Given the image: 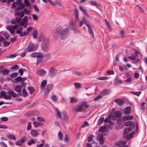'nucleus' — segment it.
<instances>
[{"instance_id": "nucleus-34", "label": "nucleus", "mask_w": 147, "mask_h": 147, "mask_svg": "<svg viewBox=\"0 0 147 147\" xmlns=\"http://www.w3.org/2000/svg\"><path fill=\"white\" fill-rule=\"evenodd\" d=\"M126 143V142L125 141H120L119 142L117 143H116V145L117 146H119L120 145H125Z\"/></svg>"}, {"instance_id": "nucleus-26", "label": "nucleus", "mask_w": 147, "mask_h": 147, "mask_svg": "<svg viewBox=\"0 0 147 147\" xmlns=\"http://www.w3.org/2000/svg\"><path fill=\"white\" fill-rule=\"evenodd\" d=\"M6 28L7 30H9L11 34H13L14 33V30L13 28L11 27L10 26H6Z\"/></svg>"}, {"instance_id": "nucleus-29", "label": "nucleus", "mask_w": 147, "mask_h": 147, "mask_svg": "<svg viewBox=\"0 0 147 147\" xmlns=\"http://www.w3.org/2000/svg\"><path fill=\"white\" fill-rule=\"evenodd\" d=\"M28 89L30 93V94H32L34 92L35 90L34 88L32 86L28 87Z\"/></svg>"}, {"instance_id": "nucleus-58", "label": "nucleus", "mask_w": 147, "mask_h": 147, "mask_svg": "<svg viewBox=\"0 0 147 147\" xmlns=\"http://www.w3.org/2000/svg\"><path fill=\"white\" fill-rule=\"evenodd\" d=\"M35 142V141L33 139H31L28 142V145H30Z\"/></svg>"}, {"instance_id": "nucleus-12", "label": "nucleus", "mask_w": 147, "mask_h": 147, "mask_svg": "<svg viewBox=\"0 0 147 147\" xmlns=\"http://www.w3.org/2000/svg\"><path fill=\"white\" fill-rule=\"evenodd\" d=\"M22 93L21 92L20 94H19V96H23L24 97H26L28 95V93L26 91V89L25 88H23L22 89Z\"/></svg>"}, {"instance_id": "nucleus-33", "label": "nucleus", "mask_w": 147, "mask_h": 147, "mask_svg": "<svg viewBox=\"0 0 147 147\" xmlns=\"http://www.w3.org/2000/svg\"><path fill=\"white\" fill-rule=\"evenodd\" d=\"M106 129V127L105 126H102L100 127L99 129V131L100 132H104Z\"/></svg>"}, {"instance_id": "nucleus-10", "label": "nucleus", "mask_w": 147, "mask_h": 147, "mask_svg": "<svg viewBox=\"0 0 147 147\" xmlns=\"http://www.w3.org/2000/svg\"><path fill=\"white\" fill-rule=\"evenodd\" d=\"M111 91L107 89H103L101 92V94L103 96L109 95L110 94Z\"/></svg>"}, {"instance_id": "nucleus-8", "label": "nucleus", "mask_w": 147, "mask_h": 147, "mask_svg": "<svg viewBox=\"0 0 147 147\" xmlns=\"http://www.w3.org/2000/svg\"><path fill=\"white\" fill-rule=\"evenodd\" d=\"M0 68L2 70V74L3 75H6L8 74L10 72L9 70H7L6 67H4L3 66H1Z\"/></svg>"}, {"instance_id": "nucleus-27", "label": "nucleus", "mask_w": 147, "mask_h": 147, "mask_svg": "<svg viewBox=\"0 0 147 147\" xmlns=\"http://www.w3.org/2000/svg\"><path fill=\"white\" fill-rule=\"evenodd\" d=\"M28 34L29 32H21L20 33V34L19 36L20 37L26 36L28 35Z\"/></svg>"}, {"instance_id": "nucleus-62", "label": "nucleus", "mask_w": 147, "mask_h": 147, "mask_svg": "<svg viewBox=\"0 0 147 147\" xmlns=\"http://www.w3.org/2000/svg\"><path fill=\"white\" fill-rule=\"evenodd\" d=\"M128 58L129 59L132 61L136 60V57L135 56H128Z\"/></svg>"}, {"instance_id": "nucleus-56", "label": "nucleus", "mask_w": 147, "mask_h": 147, "mask_svg": "<svg viewBox=\"0 0 147 147\" xmlns=\"http://www.w3.org/2000/svg\"><path fill=\"white\" fill-rule=\"evenodd\" d=\"M102 98V96L101 95H98L96 97L94 98V100L95 101H96Z\"/></svg>"}, {"instance_id": "nucleus-64", "label": "nucleus", "mask_w": 147, "mask_h": 147, "mask_svg": "<svg viewBox=\"0 0 147 147\" xmlns=\"http://www.w3.org/2000/svg\"><path fill=\"white\" fill-rule=\"evenodd\" d=\"M58 136L61 140L63 139V135L61 132H59L58 133Z\"/></svg>"}, {"instance_id": "nucleus-45", "label": "nucleus", "mask_w": 147, "mask_h": 147, "mask_svg": "<svg viewBox=\"0 0 147 147\" xmlns=\"http://www.w3.org/2000/svg\"><path fill=\"white\" fill-rule=\"evenodd\" d=\"M17 55L16 54H11L9 56H8L6 57L7 58H14L15 57L17 56Z\"/></svg>"}, {"instance_id": "nucleus-18", "label": "nucleus", "mask_w": 147, "mask_h": 147, "mask_svg": "<svg viewBox=\"0 0 147 147\" xmlns=\"http://www.w3.org/2000/svg\"><path fill=\"white\" fill-rule=\"evenodd\" d=\"M41 53H37L36 52H33L30 54V56L33 57L37 58L38 57H39Z\"/></svg>"}, {"instance_id": "nucleus-25", "label": "nucleus", "mask_w": 147, "mask_h": 147, "mask_svg": "<svg viewBox=\"0 0 147 147\" xmlns=\"http://www.w3.org/2000/svg\"><path fill=\"white\" fill-rule=\"evenodd\" d=\"M111 117V114L110 113V114L109 115V117H107L105 119H104V122L105 123H108L110 124H112L111 119H110Z\"/></svg>"}, {"instance_id": "nucleus-57", "label": "nucleus", "mask_w": 147, "mask_h": 147, "mask_svg": "<svg viewBox=\"0 0 147 147\" xmlns=\"http://www.w3.org/2000/svg\"><path fill=\"white\" fill-rule=\"evenodd\" d=\"M19 66L18 65H16L14 66H13L11 68V69H12L14 70H17L19 68Z\"/></svg>"}, {"instance_id": "nucleus-38", "label": "nucleus", "mask_w": 147, "mask_h": 147, "mask_svg": "<svg viewBox=\"0 0 147 147\" xmlns=\"http://www.w3.org/2000/svg\"><path fill=\"white\" fill-rule=\"evenodd\" d=\"M114 82L115 84H121L122 83V81L117 78L115 79Z\"/></svg>"}, {"instance_id": "nucleus-23", "label": "nucleus", "mask_w": 147, "mask_h": 147, "mask_svg": "<svg viewBox=\"0 0 147 147\" xmlns=\"http://www.w3.org/2000/svg\"><path fill=\"white\" fill-rule=\"evenodd\" d=\"M6 93L7 94L12 96L13 97H17V94L13 91L9 90Z\"/></svg>"}, {"instance_id": "nucleus-49", "label": "nucleus", "mask_w": 147, "mask_h": 147, "mask_svg": "<svg viewBox=\"0 0 147 147\" xmlns=\"http://www.w3.org/2000/svg\"><path fill=\"white\" fill-rule=\"evenodd\" d=\"M120 34L122 38H124L125 35V32L123 30H122L120 32Z\"/></svg>"}, {"instance_id": "nucleus-54", "label": "nucleus", "mask_w": 147, "mask_h": 147, "mask_svg": "<svg viewBox=\"0 0 147 147\" xmlns=\"http://www.w3.org/2000/svg\"><path fill=\"white\" fill-rule=\"evenodd\" d=\"M23 11L24 13L27 15H29L30 13V11L27 9L26 8H25L24 9Z\"/></svg>"}, {"instance_id": "nucleus-35", "label": "nucleus", "mask_w": 147, "mask_h": 147, "mask_svg": "<svg viewBox=\"0 0 147 147\" xmlns=\"http://www.w3.org/2000/svg\"><path fill=\"white\" fill-rule=\"evenodd\" d=\"M8 138L15 140H16V138L14 135H9L7 136Z\"/></svg>"}, {"instance_id": "nucleus-52", "label": "nucleus", "mask_w": 147, "mask_h": 147, "mask_svg": "<svg viewBox=\"0 0 147 147\" xmlns=\"http://www.w3.org/2000/svg\"><path fill=\"white\" fill-rule=\"evenodd\" d=\"M19 3V5H18L19 6V7L20 8L21 10H23L25 7V5L22 3Z\"/></svg>"}, {"instance_id": "nucleus-1", "label": "nucleus", "mask_w": 147, "mask_h": 147, "mask_svg": "<svg viewBox=\"0 0 147 147\" xmlns=\"http://www.w3.org/2000/svg\"><path fill=\"white\" fill-rule=\"evenodd\" d=\"M55 33L59 36L61 40L66 39L70 34L69 29L68 27L63 28L62 27H58L55 31Z\"/></svg>"}, {"instance_id": "nucleus-28", "label": "nucleus", "mask_w": 147, "mask_h": 147, "mask_svg": "<svg viewBox=\"0 0 147 147\" xmlns=\"http://www.w3.org/2000/svg\"><path fill=\"white\" fill-rule=\"evenodd\" d=\"M104 135L105 136L106 135L104 134H99L98 135L96 136V139L97 140L99 139H102L104 138Z\"/></svg>"}, {"instance_id": "nucleus-63", "label": "nucleus", "mask_w": 147, "mask_h": 147, "mask_svg": "<svg viewBox=\"0 0 147 147\" xmlns=\"http://www.w3.org/2000/svg\"><path fill=\"white\" fill-rule=\"evenodd\" d=\"M33 19L34 20L37 21L38 20V17L37 15L33 14L32 15Z\"/></svg>"}, {"instance_id": "nucleus-9", "label": "nucleus", "mask_w": 147, "mask_h": 147, "mask_svg": "<svg viewBox=\"0 0 147 147\" xmlns=\"http://www.w3.org/2000/svg\"><path fill=\"white\" fill-rule=\"evenodd\" d=\"M74 13L76 21V22H79L78 11V9L76 8H75V9Z\"/></svg>"}, {"instance_id": "nucleus-37", "label": "nucleus", "mask_w": 147, "mask_h": 147, "mask_svg": "<svg viewBox=\"0 0 147 147\" xmlns=\"http://www.w3.org/2000/svg\"><path fill=\"white\" fill-rule=\"evenodd\" d=\"M131 131V129L130 127H128L124 129L123 130V133L124 134H126L128 133Z\"/></svg>"}, {"instance_id": "nucleus-59", "label": "nucleus", "mask_w": 147, "mask_h": 147, "mask_svg": "<svg viewBox=\"0 0 147 147\" xmlns=\"http://www.w3.org/2000/svg\"><path fill=\"white\" fill-rule=\"evenodd\" d=\"M88 123L87 121H84V124L82 125V127L84 128V127L86 126H88Z\"/></svg>"}, {"instance_id": "nucleus-22", "label": "nucleus", "mask_w": 147, "mask_h": 147, "mask_svg": "<svg viewBox=\"0 0 147 147\" xmlns=\"http://www.w3.org/2000/svg\"><path fill=\"white\" fill-rule=\"evenodd\" d=\"M32 35L34 39H37L38 38V32L37 29H36L33 31Z\"/></svg>"}, {"instance_id": "nucleus-19", "label": "nucleus", "mask_w": 147, "mask_h": 147, "mask_svg": "<svg viewBox=\"0 0 147 147\" xmlns=\"http://www.w3.org/2000/svg\"><path fill=\"white\" fill-rule=\"evenodd\" d=\"M56 112L55 113L56 116L58 119L61 118L62 113L60 112L59 110L57 108H56Z\"/></svg>"}, {"instance_id": "nucleus-17", "label": "nucleus", "mask_w": 147, "mask_h": 147, "mask_svg": "<svg viewBox=\"0 0 147 147\" xmlns=\"http://www.w3.org/2000/svg\"><path fill=\"white\" fill-rule=\"evenodd\" d=\"M46 73V71L43 69H40L38 72L39 75L41 76H44Z\"/></svg>"}, {"instance_id": "nucleus-16", "label": "nucleus", "mask_w": 147, "mask_h": 147, "mask_svg": "<svg viewBox=\"0 0 147 147\" xmlns=\"http://www.w3.org/2000/svg\"><path fill=\"white\" fill-rule=\"evenodd\" d=\"M87 27L88 28V32L90 34V35H91L92 36V37L94 38V32L93 30L92 29L91 27L90 26V25H87Z\"/></svg>"}, {"instance_id": "nucleus-30", "label": "nucleus", "mask_w": 147, "mask_h": 147, "mask_svg": "<svg viewBox=\"0 0 147 147\" xmlns=\"http://www.w3.org/2000/svg\"><path fill=\"white\" fill-rule=\"evenodd\" d=\"M90 4L93 6H96L97 7H98L100 6V5L98 3H96V2L94 1H90Z\"/></svg>"}, {"instance_id": "nucleus-15", "label": "nucleus", "mask_w": 147, "mask_h": 147, "mask_svg": "<svg viewBox=\"0 0 147 147\" xmlns=\"http://www.w3.org/2000/svg\"><path fill=\"white\" fill-rule=\"evenodd\" d=\"M115 102L120 106L122 105L124 103V101L123 99L118 98L115 100Z\"/></svg>"}, {"instance_id": "nucleus-24", "label": "nucleus", "mask_w": 147, "mask_h": 147, "mask_svg": "<svg viewBox=\"0 0 147 147\" xmlns=\"http://www.w3.org/2000/svg\"><path fill=\"white\" fill-rule=\"evenodd\" d=\"M33 124L34 126L36 127H38L39 126H42L43 123L41 122L34 121L33 122Z\"/></svg>"}, {"instance_id": "nucleus-13", "label": "nucleus", "mask_w": 147, "mask_h": 147, "mask_svg": "<svg viewBox=\"0 0 147 147\" xmlns=\"http://www.w3.org/2000/svg\"><path fill=\"white\" fill-rule=\"evenodd\" d=\"M62 117L61 116V119L65 121L67 119L68 116L67 115V113L65 111H63L62 112Z\"/></svg>"}, {"instance_id": "nucleus-7", "label": "nucleus", "mask_w": 147, "mask_h": 147, "mask_svg": "<svg viewBox=\"0 0 147 147\" xmlns=\"http://www.w3.org/2000/svg\"><path fill=\"white\" fill-rule=\"evenodd\" d=\"M76 112H84L85 111L84 109L80 105H78L74 109Z\"/></svg>"}, {"instance_id": "nucleus-44", "label": "nucleus", "mask_w": 147, "mask_h": 147, "mask_svg": "<svg viewBox=\"0 0 147 147\" xmlns=\"http://www.w3.org/2000/svg\"><path fill=\"white\" fill-rule=\"evenodd\" d=\"M18 74L17 72H13L10 75V77L11 78H14L18 75Z\"/></svg>"}, {"instance_id": "nucleus-2", "label": "nucleus", "mask_w": 147, "mask_h": 147, "mask_svg": "<svg viewBox=\"0 0 147 147\" xmlns=\"http://www.w3.org/2000/svg\"><path fill=\"white\" fill-rule=\"evenodd\" d=\"M49 46V40L47 38H45L43 40L41 45L42 51L45 52L47 51Z\"/></svg>"}, {"instance_id": "nucleus-20", "label": "nucleus", "mask_w": 147, "mask_h": 147, "mask_svg": "<svg viewBox=\"0 0 147 147\" xmlns=\"http://www.w3.org/2000/svg\"><path fill=\"white\" fill-rule=\"evenodd\" d=\"M37 58V64L40 63L42 62V60L43 58V56L41 54Z\"/></svg>"}, {"instance_id": "nucleus-3", "label": "nucleus", "mask_w": 147, "mask_h": 147, "mask_svg": "<svg viewBox=\"0 0 147 147\" xmlns=\"http://www.w3.org/2000/svg\"><path fill=\"white\" fill-rule=\"evenodd\" d=\"M38 48V45L35 44L31 42L29 43L28 47L25 51L28 52H32L36 51Z\"/></svg>"}, {"instance_id": "nucleus-46", "label": "nucleus", "mask_w": 147, "mask_h": 147, "mask_svg": "<svg viewBox=\"0 0 147 147\" xmlns=\"http://www.w3.org/2000/svg\"><path fill=\"white\" fill-rule=\"evenodd\" d=\"M142 92H131V93L137 96H139L140 95L141 93Z\"/></svg>"}, {"instance_id": "nucleus-47", "label": "nucleus", "mask_w": 147, "mask_h": 147, "mask_svg": "<svg viewBox=\"0 0 147 147\" xmlns=\"http://www.w3.org/2000/svg\"><path fill=\"white\" fill-rule=\"evenodd\" d=\"M133 122L131 121H129L127 122H125V125L127 126H130L132 124Z\"/></svg>"}, {"instance_id": "nucleus-6", "label": "nucleus", "mask_w": 147, "mask_h": 147, "mask_svg": "<svg viewBox=\"0 0 147 147\" xmlns=\"http://www.w3.org/2000/svg\"><path fill=\"white\" fill-rule=\"evenodd\" d=\"M57 72V69L53 67L51 68L49 71V75L51 77H53L55 75Z\"/></svg>"}, {"instance_id": "nucleus-51", "label": "nucleus", "mask_w": 147, "mask_h": 147, "mask_svg": "<svg viewBox=\"0 0 147 147\" xmlns=\"http://www.w3.org/2000/svg\"><path fill=\"white\" fill-rule=\"evenodd\" d=\"M32 127L31 123L30 122H29L28 123V125L27 126V129L28 131H29L31 129Z\"/></svg>"}, {"instance_id": "nucleus-36", "label": "nucleus", "mask_w": 147, "mask_h": 147, "mask_svg": "<svg viewBox=\"0 0 147 147\" xmlns=\"http://www.w3.org/2000/svg\"><path fill=\"white\" fill-rule=\"evenodd\" d=\"M53 85L52 84H49L47 85L46 88L48 90L51 91V89L53 88Z\"/></svg>"}, {"instance_id": "nucleus-4", "label": "nucleus", "mask_w": 147, "mask_h": 147, "mask_svg": "<svg viewBox=\"0 0 147 147\" xmlns=\"http://www.w3.org/2000/svg\"><path fill=\"white\" fill-rule=\"evenodd\" d=\"M69 28L75 32H76L77 31V26L74 21L71 20L68 24Z\"/></svg>"}, {"instance_id": "nucleus-39", "label": "nucleus", "mask_w": 147, "mask_h": 147, "mask_svg": "<svg viewBox=\"0 0 147 147\" xmlns=\"http://www.w3.org/2000/svg\"><path fill=\"white\" fill-rule=\"evenodd\" d=\"M108 79V77L106 76H102L98 77L97 79L99 80H107Z\"/></svg>"}, {"instance_id": "nucleus-61", "label": "nucleus", "mask_w": 147, "mask_h": 147, "mask_svg": "<svg viewBox=\"0 0 147 147\" xmlns=\"http://www.w3.org/2000/svg\"><path fill=\"white\" fill-rule=\"evenodd\" d=\"M74 85L76 88H78L81 86V85L79 83H74Z\"/></svg>"}, {"instance_id": "nucleus-55", "label": "nucleus", "mask_w": 147, "mask_h": 147, "mask_svg": "<svg viewBox=\"0 0 147 147\" xmlns=\"http://www.w3.org/2000/svg\"><path fill=\"white\" fill-rule=\"evenodd\" d=\"M37 120L39 121H44L45 119L41 117H37Z\"/></svg>"}, {"instance_id": "nucleus-21", "label": "nucleus", "mask_w": 147, "mask_h": 147, "mask_svg": "<svg viewBox=\"0 0 147 147\" xmlns=\"http://www.w3.org/2000/svg\"><path fill=\"white\" fill-rule=\"evenodd\" d=\"M31 134L33 137H35L38 135V133L37 131L32 129L31 131Z\"/></svg>"}, {"instance_id": "nucleus-11", "label": "nucleus", "mask_w": 147, "mask_h": 147, "mask_svg": "<svg viewBox=\"0 0 147 147\" xmlns=\"http://www.w3.org/2000/svg\"><path fill=\"white\" fill-rule=\"evenodd\" d=\"M131 108L129 106H127L125 107L124 110V113L127 115H129L130 113Z\"/></svg>"}, {"instance_id": "nucleus-42", "label": "nucleus", "mask_w": 147, "mask_h": 147, "mask_svg": "<svg viewBox=\"0 0 147 147\" xmlns=\"http://www.w3.org/2000/svg\"><path fill=\"white\" fill-rule=\"evenodd\" d=\"M94 137V135L92 134L90 135L87 138V141L89 142H90L92 140Z\"/></svg>"}, {"instance_id": "nucleus-60", "label": "nucleus", "mask_w": 147, "mask_h": 147, "mask_svg": "<svg viewBox=\"0 0 147 147\" xmlns=\"http://www.w3.org/2000/svg\"><path fill=\"white\" fill-rule=\"evenodd\" d=\"M17 5V3H16V2H14L11 4V8L13 9H15L16 8Z\"/></svg>"}, {"instance_id": "nucleus-53", "label": "nucleus", "mask_w": 147, "mask_h": 147, "mask_svg": "<svg viewBox=\"0 0 147 147\" xmlns=\"http://www.w3.org/2000/svg\"><path fill=\"white\" fill-rule=\"evenodd\" d=\"M21 79L22 77L20 76H19L15 79V80L17 82H21Z\"/></svg>"}, {"instance_id": "nucleus-48", "label": "nucleus", "mask_w": 147, "mask_h": 147, "mask_svg": "<svg viewBox=\"0 0 147 147\" xmlns=\"http://www.w3.org/2000/svg\"><path fill=\"white\" fill-rule=\"evenodd\" d=\"M24 3L26 6L27 7H29L30 6V4L29 3L28 0H24Z\"/></svg>"}, {"instance_id": "nucleus-5", "label": "nucleus", "mask_w": 147, "mask_h": 147, "mask_svg": "<svg viewBox=\"0 0 147 147\" xmlns=\"http://www.w3.org/2000/svg\"><path fill=\"white\" fill-rule=\"evenodd\" d=\"M112 119L113 120H116L117 118L120 117L121 115V111H117L112 114H111Z\"/></svg>"}, {"instance_id": "nucleus-43", "label": "nucleus", "mask_w": 147, "mask_h": 147, "mask_svg": "<svg viewBox=\"0 0 147 147\" xmlns=\"http://www.w3.org/2000/svg\"><path fill=\"white\" fill-rule=\"evenodd\" d=\"M1 95H0V98H1L3 96L4 97V96L6 95V93L4 91H1L0 92Z\"/></svg>"}, {"instance_id": "nucleus-32", "label": "nucleus", "mask_w": 147, "mask_h": 147, "mask_svg": "<svg viewBox=\"0 0 147 147\" xmlns=\"http://www.w3.org/2000/svg\"><path fill=\"white\" fill-rule=\"evenodd\" d=\"M78 102V100L76 98L71 97L70 98V102L71 103H76Z\"/></svg>"}, {"instance_id": "nucleus-41", "label": "nucleus", "mask_w": 147, "mask_h": 147, "mask_svg": "<svg viewBox=\"0 0 147 147\" xmlns=\"http://www.w3.org/2000/svg\"><path fill=\"white\" fill-rule=\"evenodd\" d=\"M79 8H80V9L82 11L84 12V14L85 15H86V16L88 15V14H87V12L86 11V10L85 9H84L82 6H80Z\"/></svg>"}, {"instance_id": "nucleus-50", "label": "nucleus", "mask_w": 147, "mask_h": 147, "mask_svg": "<svg viewBox=\"0 0 147 147\" xmlns=\"http://www.w3.org/2000/svg\"><path fill=\"white\" fill-rule=\"evenodd\" d=\"M10 43L11 42H7L6 41H4L3 42L4 47H6L8 46H9Z\"/></svg>"}, {"instance_id": "nucleus-14", "label": "nucleus", "mask_w": 147, "mask_h": 147, "mask_svg": "<svg viewBox=\"0 0 147 147\" xmlns=\"http://www.w3.org/2000/svg\"><path fill=\"white\" fill-rule=\"evenodd\" d=\"M21 90L22 87L20 85H17L15 86V91L18 93L19 95L21 92Z\"/></svg>"}, {"instance_id": "nucleus-31", "label": "nucleus", "mask_w": 147, "mask_h": 147, "mask_svg": "<svg viewBox=\"0 0 147 147\" xmlns=\"http://www.w3.org/2000/svg\"><path fill=\"white\" fill-rule=\"evenodd\" d=\"M47 83V81L46 80H43L41 83V86L42 88L45 87Z\"/></svg>"}, {"instance_id": "nucleus-40", "label": "nucleus", "mask_w": 147, "mask_h": 147, "mask_svg": "<svg viewBox=\"0 0 147 147\" xmlns=\"http://www.w3.org/2000/svg\"><path fill=\"white\" fill-rule=\"evenodd\" d=\"M103 121L104 122V118L102 117L99 119L98 123V125L101 124Z\"/></svg>"}]
</instances>
